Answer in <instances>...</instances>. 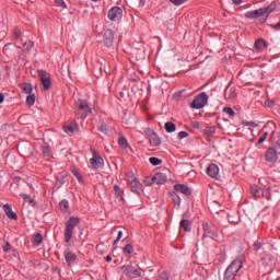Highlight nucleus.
<instances>
[{
    "label": "nucleus",
    "instance_id": "nucleus-1",
    "mask_svg": "<svg viewBox=\"0 0 280 280\" xmlns=\"http://www.w3.org/2000/svg\"><path fill=\"white\" fill-rule=\"evenodd\" d=\"M242 268H244V262H242V259H234L225 269L223 280H235Z\"/></svg>",
    "mask_w": 280,
    "mask_h": 280
},
{
    "label": "nucleus",
    "instance_id": "nucleus-2",
    "mask_svg": "<svg viewBox=\"0 0 280 280\" xmlns=\"http://www.w3.org/2000/svg\"><path fill=\"white\" fill-rule=\"evenodd\" d=\"M79 224H80V218L78 217H71L67 221L65 232H63L66 244H69V242H71V237H73V231L75 226H78Z\"/></svg>",
    "mask_w": 280,
    "mask_h": 280
},
{
    "label": "nucleus",
    "instance_id": "nucleus-3",
    "mask_svg": "<svg viewBox=\"0 0 280 280\" xmlns=\"http://www.w3.org/2000/svg\"><path fill=\"white\" fill-rule=\"evenodd\" d=\"M75 106H77L78 110H81V114L78 113V115L81 119H86L89 117V115H91V113H93V109H91V106H89V103L79 98L75 102Z\"/></svg>",
    "mask_w": 280,
    "mask_h": 280
},
{
    "label": "nucleus",
    "instance_id": "nucleus-4",
    "mask_svg": "<svg viewBox=\"0 0 280 280\" xmlns=\"http://www.w3.org/2000/svg\"><path fill=\"white\" fill-rule=\"evenodd\" d=\"M209 102V95L207 93L201 92L197 96H195L191 107L196 108L197 110H200V108H205L207 106V103Z\"/></svg>",
    "mask_w": 280,
    "mask_h": 280
},
{
    "label": "nucleus",
    "instance_id": "nucleus-5",
    "mask_svg": "<svg viewBox=\"0 0 280 280\" xmlns=\"http://www.w3.org/2000/svg\"><path fill=\"white\" fill-rule=\"evenodd\" d=\"M127 176L129 178L128 182L131 187V191L133 194H141V191H143V184H141V182L135 177L132 172H129Z\"/></svg>",
    "mask_w": 280,
    "mask_h": 280
},
{
    "label": "nucleus",
    "instance_id": "nucleus-6",
    "mask_svg": "<svg viewBox=\"0 0 280 280\" xmlns=\"http://www.w3.org/2000/svg\"><path fill=\"white\" fill-rule=\"evenodd\" d=\"M121 270L122 275H125V277H128L129 279H139V277H141V270H139L136 266H122Z\"/></svg>",
    "mask_w": 280,
    "mask_h": 280
},
{
    "label": "nucleus",
    "instance_id": "nucleus-7",
    "mask_svg": "<svg viewBox=\"0 0 280 280\" xmlns=\"http://www.w3.org/2000/svg\"><path fill=\"white\" fill-rule=\"evenodd\" d=\"M90 164L93 170H101V167H104V159L102 155L97 153V151L92 149V159H90Z\"/></svg>",
    "mask_w": 280,
    "mask_h": 280
},
{
    "label": "nucleus",
    "instance_id": "nucleus-8",
    "mask_svg": "<svg viewBox=\"0 0 280 280\" xmlns=\"http://www.w3.org/2000/svg\"><path fill=\"white\" fill-rule=\"evenodd\" d=\"M38 78L45 89V91H49L51 86V79L49 78V74L45 70H38Z\"/></svg>",
    "mask_w": 280,
    "mask_h": 280
},
{
    "label": "nucleus",
    "instance_id": "nucleus-9",
    "mask_svg": "<svg viewBox=\"0 0 280 280\" xmlns=\"http://www.w3.org/2000/svg\"><path fill=\"white\" fill-rule=\"evenodd\" d=\"M124 16V10L119 7H113L108 11V19L109 21H120V19Z\"/></svg>",
    "mask_w": 280,
    "mask_h": 280
},
{
    "label": "nucleus",
    "instance_id": "nucleus-10",
    "mask_svg": "<svg viewBox=\"0 0 280 280\" xmlns=\"http://www.w3.org/2000/svg\"><path fill=\"white\" fill-rule=\"evenodd\" d=\"M265 159L267 163H271L273 165V163H277V161H279V152H277V149L275 148H269L266 151Z\"/></svg>",
    "mask_w": 280,
    "mask_h": 280
},
{
    "label": "nucleus",
    "instance_id": "nucleus-11",
    "mask_svg": "<svg viewBox=\"0 0 280 280\" xmlns=\"http://www.w3.org/2000/svg\"><path fill=\"white\" fill-rule=\"evenodd\" d=\"M63 132H66L69 137H73L75 132H80V125L77 121L70 122L63 126Z\"/></svg>",
    "mask_w": 280,
    "mask_h": 280
},
{
    "label": "nucleus",
    "instance_id": "nucleus-12",
    "mask_svg": "<svg viewBox=\"0 0 280 280\" xmlns=\"http://www.w3.org/2000/svg\"><path fill=\"white\" fill-rule=\"evenodd\" d=\"M115 40V34L113 33V30H106L103 35V43L107 47H113V43Z\"/></svg>",
    "mask_w": 280,
    "mask_h": 280
},
{
    "label": "nucleus",
    "instance_id": "nucleus-13",
    "mask_svg": "<svg viewBox=\"0 0 280 280\" xmlns=\"http://www.w3.org/2000/svg\"><path fill=\"white\" fill-rule=\"evenodd\" d=\"M63 255L68 266H73L74 264H78V255H75V253L66 249Z\"/></svg>",
    "mask_w": 280,
    "mask_h": 280
},
{
    "label": "nucleus",
    "instance_id": "nucleus-14",
    "mask_svg": "<svg viewBox=\"0 0 280 280\" xmlns=\"http://www.w3.org/2000/svg\"><path fill=\"white\" fill-rule=\"evenodd\" d=\"M207 174L210 176V178L218 179V176L220 175V167L218 164H209L207 167Z\"/></svg>",
    "mask_w": 280,
    "mask_h": 280
},
{
    "label": "nucleus",
    "instance_id": "nucleus-15",
    "mask_svg": "<svg viewBox=\"0 0 280 280\" xmlns=\"http://www.w3.org/2000/svg\"><path fill=\"white\" fill-rule=\"evenodd\" d=\"M174 190L179 191V194H184L185 196H191V189L185 184H176Z\"/></svg>",
    "mask_w": 280,
    "mask_h": 280
},
{
    "label": "nucleus",
    "instance_id": "nucleus-16",
    "mask_svg": "<svg viewBox=\"0 0 280 280\" xmlns=\"http://www.w3.org/2000/svg\"><path fill=\"white\" fill-rule=\"evenodd\" d=\"M149 142L153 148H159V145L162 143V140L159 135L153 131L151 135H149Z\"/></svg>",
    "mask_w": 280,
    "mask_h": 280
},
{
    "label": "nucleus",
    "instance_id": "nucleus-17",
    "mask_svg": "<svg viewBox=\"0 0 280 280\" xmlns=\"http://www.w3.org/2000/svg\"><path fill=\"white\" fill-rule=\"evenodd\" d=\"M3 211L10 220H19V215H16V212L12 211V206H10V203L3 206Z\"/></svg>",
    "mask_w": 280,
    "mask_h": 280
},
{
    "label": "nucleus",
    "instance_id": "nucleus-18",
    "mask_svg": "<svg viewBox=\"0 0 280 280\" xmlns=\"http://www.w3.org/2000/svg\"><path fill=\"white\" fill-rule=\"evenodd\" d=\"M246 19H259V16H265L264 9H257L249 11L245 14Z\"/></svg>",
    "mask_w": 280,
    "mask_h": 280
},
{
    "label": "nucleus",
    "instance_id": "nucleus-19",
    "mask_svg": "<svg viewBox=\"0 0 280 280\" xmlns=\"http://www.w3.org/2000/svg\"><path fill=\"white\" fill-rule=\"evenodd\" d=\"M152 183H156V185H163V183H167V176L163 173H156L152 177Z\"/></svg>",
    "mask_w": 280,
    "mask_h": 280
},
{
    "label": "nucleus",
    "instance_id": "nucleus-20",
    "mask_svg": "<svg viewBox=\"0 0 280 280\" xmlns=\"http://www.w3.org/2000/svg\"><path fill=\"white\" fill-rule=\"evenodd\" d=\"M180 229L185 231L186 233L191 232V222L189 220L183 219L179 223Z\"/></svg>",
    "mask_w": 280,
    "mask_h": 280
},
{
    "label": "nucleus",
    "instance_id": "nucleus-21",
    "mask_svg": "<svg viewBox=\"0 0 280 280\" xmlns=\"http://www.w3.org/2000/svg\"><path fill=\"white\" fill-rule=\"evenodd\" d=\"M114 191H115L116 198H118V200L120 202H124V190L120 189L119 186L115 185L114 186Z\"/></svg>",
    "mask_w": 280,
    "mask_h": 280
},
{
    "label": "nucleus",
    "instance_id": "nucleus-22",
    "mask_svg": "<svg viewBox=\"0 0 280 280\" xmlns=\"http://www.w3.org/2000/svg\"><path fill=\"white\" fill-rule=\"evenodd\" d=\"M164 129L168 133L176 132V125L172 121H167V122L164 124Z\"/></svg>",
    "mask_w": 280,
    "mask_h": 280
},
{
    "label": "nucleus",
    "instance_id": "nucleus-23",
    "mask_svg": "<svg viewBox=\"0 0 280 280\" xmlns=\"http://www.w3.org/2000/svg\"><path fill=\"white\" fill-rule=\"evenodd\" d=\"M275 10H277V4H275V3H271L270 5L262 8L264 14L265 15L267 14V16L269 14H272V12H275Z\"/></svg>",
    "mask_w": 280,
    "mask_h": 280
},
{
    "label": "nucleus",
    "instance_id": "nucleus-24",
    "mask_svg": "<svg viewBox=\"0 0 280 280\" xmlns=\"http://www.w3.org/2000/svg\"><path fill=\"white\" fill-rule=\"evenodd\" d=\"M236 96L235 89L231 88L225 90V97H228V100H235Z\"/></svg>",
    "mask_w": 280,
    "mask_h": 280
},
{
    "label": "nucleus",
    "instance_id": "nucleus-25",
    "mask_svg": "<svg viewBox=\"0 0 280 280\" xmlns=\"http://www.w3.org/2000/svg\"><path fill=\"white\" fill-rule=\"evenodd\" d=\"M32 242L35 246H40V244H43V234L40 233L35 234Z\"/></svg>",
    "mask_w": 280,
    "mask_h": 280
},
{
    "label": "nucleus",
    "instance_id": "nucleus-26",
    "mask_svg": "<svg viewBox=\"0 0 280 280\" xmlns=\"http://www.w3.org/2000/svg\"><path fill=\"white\" fill-rule=\"evenodd\" d=\"M203 237H211L213 235V232L211 231V228L209 226V223H203Z\"/></svg>",
    "mask_w": 280,
    "mask_h": 280
},
{
    "label": "nucleus",
    "instance_id": "nucleus-27",
    "mask_svg": "<svg viewBox=\"0 0 280 280\" xmlns=\"http://www.w3.org/2000/svg\"><path fill=\"white\" fill-rule=\"evenodd\" d=\"M20 198H23L24 202H28V205H34V198L27 194H20Z\"/></svg>",
    "mask_w": 280,
    "mask_h": 280
},
{
    "label": "nucleus",
    "instance_id": "nucleus-28",
    "mask_svg": "<svg viewBox=\"0 0 280 280\" xmlns=\"http://www.w3.org/2000/svg\"><path fill=\"white\" fill-rule=\"evenodd\" d=\"M118 145H120L122 150H126L128 148V139L120 137L118 139Z\"/></svg>",
    "mask_w": 280,
    "mask_h": 280
},
{
    "label": "nucleus",
    "instance_id": "nucleus-29",
    "mask_svg": "<svg viewBox=\"0 0 280 280\" xmlns=\"http://www.w3.org/2000/svg\"><path fill=\"white\" fill-rule=\"evenodd\" d=\"M171 198L174 202V205H177V207H180V196L176 192H171Z\"/></svg>",
    "mask_w": 280,
    "mask_h": 280
},
{
    "label": "nucleus",
    "instance_id": "nucleus-30",
    "mask_svg": "<svg viewBox=\"0 0 280 280\" xmlns=\"http://www.w3.org/2000/svg\"><path fill=\"white\" fill-rule=\"evenodd\" d=\"M98 130L102 135L106 136L108 135V125H106L105 122H102L100 126H98Z\"/></svg>",
    "mask_w": 280,
    "mask_h": 280
},
{
    "label": "nucleus",
    "instance_id": "nucleus-31",
    "mask_svg": "<svg viewBox=\"0 0 280 280\" xmlns=\"http://www.w3.org/2000/svg\"><path fill=\"white\" fill-rule=\"evenodd\" d=\"M26 104H28V106H34V104H36V95L31 94L26 97Z\"/></svg>",
    "mask_w": 280,
    "mask_h": 280
},
{
    "label": "nucleus",
    "instance_id": "nucleus-32",
    "mask_svg": "<svg viewBox=\"0 0 280 280\" xmlns=\"http://www.w3.org/2000/svg\"><path fill=\"white\" fill-rule=\"evenodd\" d=\"M72 174L73 176H75L77 180H79V183H84V177L82 176V174H80V172H78V170H72Z\"/></svg>",
    "mask_w": 280,
    "mask_h": 280
},
{
    "label": "nucleus",
    "instance_id": "nucleus-33",
    "mask_svg": "<svg viewBox=\"0 0 280 280\" xmlns=\"http://www.w3.org/2000/svg\"><path fill=\"white\" fill-rule=\"evenodd\" d=\"M149 163H151V165L156 166V165H161L163 161L159 158H150Z\"/></svg>",
    "mask_w": 280,
    "mask_h": 280
},
{
    "label": "nucleus",
    "instance_id": "nucleus-34",
    "mask_svg": "<svg viewBox=\"0 0 280 280\" xmlns=\"http://www.w3.org/2000/svg\"><path fill=\"white\" fill-rule=\"evenodd\" d=\"M132 250H133L132 244H127V245L124 247V254H125L126 256L132 255Z\"/></svg>",
    "mask_w": 280,
    "mask_h": 280
},
{
    "label": "nucleus",
    "instance_id": "nucleus-35",
    "mask_svg": "<svg viewBox=\"0 0 280 280\" xmlns=\"http://www.w3.org/2000/svg\"><path fill=\"white\" fill-rule=\"evenodd\" d=\"M34 47V43L32 40L25 42L23 44V49L24 51H30Z\"/></svg>",
    "mask_w": 280,
    "mask_h": 280
},
{
    "label": "nucleus",
    "instance_id": "nucleus-36",
    "mask_svg": "<svg viewBox=\"0 0 280 280\" xmlns=\"http://www.w3.org/2000/svg\"><path fill=\"white\" fill-rule=\"evenodd\" d=\"M13 36H14L15 40H21V36H23V33L21 32V30L14 28Z\"/></svg>",
    "mask_w": 280,
    "mask_h": 280
},
{
    "label": "nucleus",
    "instance_id": "nucleus-37",
    "mask_svg": "<svg viewBox=\"0 0 280 280\" xmlns=\"http://www.w3.org/2000/svg\"><path fill=\"white\" fill-rule=\"evenodd\" d=\"M223 113H226V115H229L230 117H235V110H233V108L231 107H224Z\"/></svg>",
    "mask_w": 280,
    "mask_h": 280
},
{
    "label": "nucleus",
    "instance_id": "nucleus-38",
    "mask_svg": "<svg viewBox=\"0 0 280 280\" xmlns=\"http://www.w3.org/2000/svg\"><path fill=\"white\" fill-rule=\"evenodd\" d=\"M264 45H266V42L264 39H258L255 43V48L256 49H262Z\"/></svg>",
    "mask_w": 280,
    "mask_h": 280
},
{
    "label": "nucleus",
    "instance_id": "nucleus-39",
    "mask_svg": "<svg viewBox=\"0 0 280 280\" xmlns=\"http://www.w3.org/2000/svg\"><path fill=\"white\" fill-rule=\"evenodd\" d=\"M22 91H24L25 93H32V84H30V83L23 84Z\"/></svg>",
    "mask_w": 280,
    "mask_h": 280
},
{
    "label": "nucleus",
    "instance_id": "nucleus-40",
    "mask_svg": "<svg viewBox=\"0 0 280 280\" xmlns=\"http://www.w3.org/2000/svg\"><path fill=\"white\" fill-rule=\"evenodd\" d=\"M250 191H252V194H253V196L255 197V198H258V196H259V188L257 187V186H252L250 187Z\"/></svg>",
    "mask_w": 280,
    "mask_h": 280
},
{
    "label": "nucleus",
    "instance_id": "nucleus-41",
    "mask_svg": "<svg viewBox=\"0 0 280 280\" xmlns=\"http://www.w3.org/2000/svg\"><path fill=\"white\" fill-rule=\"evenodd\" d=\"M2 250L4 253H10L12 250V245L10 244V242H7L4 245H2Z\"/></svg>",
    "mask_w": 280,
    "mask_h": 280
},
{
    "label": "nucleus",
    "instance_id": "nucleus-42",
    "mask_svg": "<svg viewBox=\"0 0 280 280\" xmlns=\"http://www.w3.org/2000/svg\"><path fill=\"white\" fill-rule=\"evenodd\" d=\"M55 3L58 8L67 9V2H65V0H55Z\"/></svg>",
    "mask_w": 280,
    "mask_h": 280
},
{
    "label": "nucleus",
    "instance_id": "nucleus-43",
    "mask_svg": "<svg viewBox=\"0 0 280 280\" xmlns=\"http://www.w3.org/2000/svg\"><path fill=\"white\" fill-rule=\"evenodd\" d=\"M266 139H268V132H265L259 137L257 144L259 145V144L264 143V141H266Z\"/></svg>",
    "mask_w": 280,
    "mask_h": 280
},
{
    "label": "nucleus",
    "instance_id": "nucleus-44",
    "mask_svg": "<svg viewBox=\"0 0 280 280\" xmlns=\"http://www.w3.org/2000/svg\"><path fill=\"white\" fill-rule=\"evenodd\" d=\"M228 220H229L230 224H240V217H237L236 219H233L232 215H229Z\"/></svg>",
    "mask_w": 280,
    "mask_h": 280
},
{
    "label": "nucleus",
    "instance_id": "nucleus-45",
    "mask_svg": "<svg viewBox=\"0 0 280 280\" xmlns=\"http://www.w3.org/2000/svg\"><path fill=\"white\" fill-rule=\"evenodd\" d=\"M156 280H170V275L163 271L162 273H160Z\"/></svg>",
    "mask_w": 280,
    "mask_h": 280
},
{
    "label": "nucleus",
    "instance_id": "nucleus-46",
    "mask_svg": "<svg viewBox=\"0 0 280 280\" xmlns=\"http://www.w3.org/2000/svg\"><path fill=\"white\" fill-rule=\"evenodd\" d=\"M59 207H61V209H69V201L66 199L61 200Z\"/></svg>",
    "mask_w": 280,
    "mask_h": 280
},
{
    "label": "nucleus",
    "instance_id": "nucleus-47",
    "mask_svg": "<svg viewBox=\"0 0 280 280\" xmlns=\"http://www.w3.org/2000/svg\"><path fill=\"white\" fill-rule=\"evenodd\" d=\"M121 237H124V231L118 232L117 238L114 241V246L119 244Z\"/></svg>",
    "mask_w": 280,
    "mask_h": 280
},
{
    "label": "nucleus",
    "instance_id": "nucleus-48",
    "mask_svg": "<svg viewBox=\"0 0 280 280\" xmlns=\"http://www.w3.org/2000/svg\"><path fill=\"white\" fill-rule=\"evenodd\" d=\"M173 5H183V3H187V0H170Z\"/></svg>",
    "mask_w": 280,
    "mask_h": 280
},
{
    "label": "nucleus",
    "instance_id": "nucleus-49",
    "mask_svg": "<svg viewBox=\"0 0 280 280\" xmlns=\"http://www.w3.org/2000/svg\"><path fill=\"white\" fill-rule=\"evenodd\" d=\"M187 137H189V133L187 131H180L178 133V139L179 140L187 139Z\"/></svg>",
    "mask_w": 280,
    "mask_h": 280
},
{
    "label": "nucleus",
    "instance_id": "nucleus-50",
    "mask_svg": "<svg viewBox=\"0 0 280 280\" xmlns=\"http://www.w3.org/2000/svg\"><path fill=\"white\" fill-rule=\"evenodd\" d=\"M243 125L250 126L252 128H257V124L255 121H243Z\"/></svg>",
    "mask_w": 280,
    "mask_h": 280
},
{
    "label": "nucleus",
    "instance_id": "nucleus-51",
    "mask_svg": "<svg viewBox=\"0 0 280 280\" xmlns=\"http://www.w3.org/2000/svg\"><path fill=\"white\" fill-rule=\"evenodd\" d=\"M49 152H50L49 147H44V148H43V154H44V156H49Z\"/></svg>",
    "mask_w": 280,
    "mask_h": 280
},
{
    "label": "nucleus",
    "instance_id": "nucleus-52",
    "mask_svg": "<svg viewBox=\"0 0 280 280\" xmlns=\"http://www.w3.org/2000/svg\"><path fill=\"white\" fill-rule=\"evenodd\" d=\"M144 185H147V187H150V185H152L155 182H152V178H147L143 180Z\"/></svg>",
    "mask_w": 280,
    "mask_h": 280
},
{
    "label": "nucleus",
    "instance_id": "nucleus-53",
    "mask_svg": "<svg viewBox=\"0 0 280 280\" xmlns=\"http://www.w3.org/2000/svg\"><path fill=\"white\" fill-rule=\"evenodd\" d=\"M260 248H261V243H259V242L254 243L255 250H259Z\"/></svg>",
    "mask_w": 280,
    "mask_h": 280
},
{
    "label": "nucleus",
    "instance_id": "nucleus-54",
    "mask_svg": "<svg viewBox=\"0 0 280 280\" xmlns=\"http://www.w3.org/2000/svg\"><path fill=\"white\" fill-rule=\"evenodd\" d=\"M192 128H200V122L194 121L191 122Z\"/></svg>",
    "mask_w": 280,
    "mask_h": 280
},
{
    "label": "nucleus",
    "instance_id": "nucleus-55",
    "mask_svg": "<svg viewBox=\"0 0 280 280\" xmlns=\"http://www.w3.org/2000/svg\"><path fill=\"white\" fill-rule=\"evenodd\" d=\"M232 3H234V5H242V0H232Z\"/></svg>",
    "mask_w": 280,
    "mask_h": 280
},
{
    "label": "nucleus",
    "instance_id": "nucleus-56",
    "mask_svg": "<svg viewBox=\"0 0 280 280\" xmlns=\"http://www.w3.org/2000/svg\"><path fill=\"white\" fill-rule=\"evenodd\" d=\"M5 100V95H3V93H0V104H3Z\"/></svg>",
    "mask_w": 280,
    "mask_h": 280
},
{
    "label": "nucleus",
    "instance_id": "nucleus-57",
    "mask_svg": "<svg viewBox=\"0 0 280 280\" xmlns=\"http://www.w3.org/2000/svg\"><path fill=\"white\" fill-rule=\"evenodd\" d=\"M105 259L106 261H113V257H110V255H107Z\"/></svg>",
    "mask_w": 280,
    "mask_h": 280
},
{
    "label": "nucleus",
    "instance_id": "nucleus-58",
    "mask_svg": "<svg viewBox=\"0 0 280 280\" xmlns=\"http://www.w3.org/2000/svg\"><path fill=\"white\" fill-rule=\"evenodd\" d=\"M273 30H280V22L273 26Z\"/></svg>",
    "mask_w": 280,
    "mask_h": 280
}]
</instances>
